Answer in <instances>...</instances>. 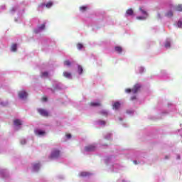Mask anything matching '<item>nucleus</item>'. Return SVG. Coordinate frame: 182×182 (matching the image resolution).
Returning a JSON list of instances; mask_svg holds the SVG:
<instances>
[{"mask_svg": "<svg viewBox=\"0 0 182 182\" xmlns=\"http://www.w3.org/2000/svg\"><path fill=\"white\" fill-rule=\"evenodd\" d=\"M87 176H89V173H87V172L80 173V177H87Z\"/></svg>", "mask_w": 182, "mask_h": 182, "instance_id": "16", "label": "nucleus"}, {"mask_svg": "<svg viewBox=\"0 0 182 182\" xmlns=\"http://www.w3.org/2000/svg\"><path fill=\"white\" fill-rule=\"evenodd\" d=\"M100 114H102V116L106 117V116H108V112H106V111L102 110V111H100Z\"/></svg>", "mask_w": 182, "mask_h": 182, "instance_id": "22", "label": "nucleus"}, {"mask_svg": "<svg viewBox=\"0 0 182 182\" xmlns=\"http://www.w3.org/2000/svg\"><path fill=\"white\" fill-rule=\"evenodd\" d=\"M135 99H136V97H131V100H134Z\"/></svg>", "mask_w": 182, "mask_h": 182, "instance_id": "34", "label": "nucleus"}, {"mask_svg": "<svg viewBox=\"0 0 182 182\" xmlns=\"http://www.w3.org/2000/svg\"><path fill=\"white\" fill-rule=\"evenodd\" d=\"M174 10H175V11H177V12H181L182 11V4H177V6H175Z\"/></svg>", "mask_w": 182, "mask_h": 182, "instance_id": "8", "label": "nucleus"}, {"mask_svg": "<svg viewBox=\"0 0 182 182\" xmlns=\"http://www.w3.org/2000/svg\"><path fill=\"white\" fill-rule=\"evenodd\" d=\"M171 47V43L168 41H165V48H168Z\"/></svg>", "mask_w": 182, "mask_h": 182, "instance_id": "21", "label": "nucleus"}, {"mask_svg": "<svg viewBox=\"0 0 182 182\" xmlns=\"http://www.w3.org/2000/svg\"><path fill=\"white\" fill-rule=\"evenodd\" d=\"M120 108V103L118 102H114V104H112V109L118 110V109Z\"/></svg>", "mask_w": 182, "mask_h": 182, "instance_id": "7", "label": "nucleus"}, {"mask_svg": "<svg viewBox=\"0 0 182 182\" xmlns=\"http://www.w3.org/2000/svg\"><path fill=\"white\" fill-rule=\"evenodd\" d=\"M11 51L16 52V44H13L11 46Z\"/></svg>", "mask_w": 182, "mask_h": 182, "instance_id": "17", "label": "nucleus"}, {"mask_svg": "<svg viewBox=\"0 0 182 182\" xmlns=\"http://www.w3.org/2000/svg\"><path fill=\"white\" fill-rule=\"evenodd\" d=\"M53 6V3H52L51 1L48 2V4H41V6H46V8H51V6Z\"/></svg>", "mask_w": 182, "mask_h": 182, "instance_id": "10", "label": "nucleus"}, {"mask_svg": "<svg viewBox=\"0 0 182 182\" xmlns=\"http://www.w3.org/2000/svg\"><path fill=\"white\" fill-rule=\"evenodd\" d=\"M37 112H38L39 114H41V116H43L44 117H47L49 116V113L47 112V111L43 109H37Z\"/></svg>", "mask_w": 182, "mask_h": 182, "instance_id": "3", "label": "nucleus"}, {"mask_svg": "<svg viewBox=\"0 0 182 182\" xmlns=\"http://www.w3.org/2000/svg\"><path fill=\"white\" fill-rule=\"evenodd\" d=\"M82 66L78 65V73L82 74Z\"/></svg>", "mask_w": 182, "mask_h": 182, "instance_id": "28", "label": "nucleus"}, {"mask_svg": "<svg viewBox=\"0 0 182 182\" xmlns=\"http://www.w3.org/2000/svg\"><path fill=\"white\" fill-rule=\"evenodd\" d=\"M114 51L117 52V53H122V48L120 46L114 47Z\"/></svg>", "mask_w": 182, "mask_h": 182, "instance_id": "9", "label": "nucleus"}, {"mask_svg": "<svg viewBox=\"0 0 182 182\" xmlns=\"http://www.w3.org/2000/svg\"><path fill=\"white\" fill-rule=\"evenodd\" d=\"M36 134L37 136H44L45 135V132L41 131V130H37V131H36Z\"/></svg>", "mask_w": 182, "mask_h": 182, "instance_id": "11", "label": "nucleus"}, {"mask_svg": "<svg viewBox=\"0 0 182 182\" xmlns=\"http://www.w3.org/2000/svg\"><path fill=\"white\" fill-rule=\"evenodd\" d=\"M65 138L70 139L72 138V135H70V134H65Z\"/></svg>", "mask_w": 182, "mask_h": 182, "instance_id": "31", "label": "nucleus"}, {"mask_svg": "<svg viewBox=\"0 0 182 182\" xmlns=\"http://www.w3.org/2000/svg\"><path fill=\"white\" fill-rule=\"evenodd\" d=\"M132 14H134L132 9H129L127 10V12H126L127 16H132Z\"/></svg>", "mask_w": 182, "mask_h": 182, "instance_id": "14", "label": "nucleus"}, {"mask_svg": "<svg viewBox=\"0 0 182 182\" xmlns=\"http://www.w3.org/2000/svg\"><path fill=\"white\" fill-rule=\"evenodd\" d=\"M48 75V73H47V72L41 73V77H47Z\"/></svg>", "mask_w": 182, "mask_h": 182, "instance_id": "26", "label": "nucleus"}, {"mask_svg": "<svg viewBox=\"0 0 182 182\" xmlns=\"http://www.w3.org/2000/svg\"><path fill=\"white\" fill-rule=\"evenodd\" d=\"M45 29V24H41V26H39V30L43 31Z\"/></svg>", "mask_w": 182, "mask_h": 182, "instance_id": "29", "label": "nucleus"}, {"mask_svg": "<svg viewBox=\"0 0 182 182\" xmlns=\"http://www.w3.org/2000/svg\"><path fill=\"white\" fill-rule=\"evenodd\" d=\"M72 76V74L68 72H64V77L65 78H70Z\"/></svg>", "mask_w": 182, "mask_h": 182, "instance_id": "18", "label": "nucleus"}, {"mask_svg": "<svg viewBox=\"0 0 182 182\" xmlns=\"http://www.w3.org/2000/svg\"><path fill=\"white\" fill-rule=\"evenodd\" d=\"M18 95H19V99L25 100L27 98V92H25V90L19 91Z\"/></svg>", "mask_w": 182, "mask_h": 182, "instance_id": "2", "label": "nucleus"}, {"mask_svg": "<svg viewBox=\"0 0 182 182\" xmlns=\"http://www.w3.org/2000/svg\"><path fill=\"white\" fill-rule=\"evenodd\" d=\"M84 151L86 152H92L94 151H96V146L94 145H88L84 147Z\"/></svg>", "mask_w": 182, "mask_h": 182, "instance_id": "1", "label": "nucleus"}, {"mask_svg": "<svg viewBox=\"0 0 182 182\" xmlns=\"http://www.w3.org/2000/svg\"><path fill=\"white\" fill-rule=\"evenodd\" d=\"M41 101L47 102V97H43V98H41Z\"/></svg>", "mask_w": 182, "mask_h": 182, "instance_id": "32", "label": "nucleus"}, {"mask_svg": "<svg viewBox=\"0 0 182 182\" xmlns=\"http://www.w3.org/2000/svg\"><path fill=\"white\" fill-rule=\"evenodd\" d=\"M133 163L134 164V165H136V161H133Z\"/></svg>", "mask_w": 182, "mask_h": 182, "instance_id": "36", "label": "nucleus"}, {"mask_svg": "<svg viewBox=\"0 0 182 182\" xmlns=\"http://www.w3.org/2000/svg\"><path fill=\"white\" fill-rule=\"evenodd\" d=\"M76 47L78 48V50H82V48H84V46L81 43H78L76 45Z\"/></svg>", "mask_w": 182, "mask_h": 182, "instance_id": "24", "label": "nucleus"}, {"mask_svg": "<svg viewBox=\"0 0 182 182\" xmlns=\"http://www.w3.org/2000/svg\"><path fill=\"white\" fill-rule=\"evenodd\" d=\"M87 10V6H80V11L84 12L86 11Z\"/></svg>", "mask_w": 182, "mask_h": 182, "instance_id": "19", "label": "nucleus"}, {"mask_svg": "<svg viewBox=\"0 0 182 182\" xmlns=\"http://www.w3.org/2000/svg\"><path fill=\"white\" fill-rule=\"evenodd\" d=\"M182 21H177V28H181Z\"/></svg>", "mask_w": 182, "mask_h": 182, "instance_id": "27", "label": "nucleus"}, {"mask_svg": "<svg viewBox=\"0 0 182 182\" xmlns=\"http://www.w3.org/2000/svg\"><path fill=\"white\" fill-rule=\"evenodd\" d=\"M124 92H126L127 93H130V92H132V90H131L130 89L127 88V90H124Z\"/></svg>", "mask_w": 182, "mask_h": 182, "instance_id": "30", "label": "nucleus"}, {"mask_svg": "<svg viewBox=\"0 0 182 182\" xmlns=\"http://www.w3.org/2000/svg\"><path fill=\"white\" fill-rule=\"evenodd\" d=\"M100 124H102V125L105 124V122H104V121H100Z\"/></svg>", "mask_w": 182, "mask_h": 182, "instance_id": "33", "label": "nucleus"}, {"mask_svg": "<svg viewBox=\"0 0 182 182\" xmlns=\"http://www.w3.org/2000/svg\"><path fill=\"white\" fill-rule=\"evenodd\" d=\"M59 157V151L56 149H53V151H51V155L50 156V159H58Z\"/></svg>", "mask_w": 182, "mask_h": 182, "instance_id": "4", "label": "nucleus"}, {"mask_svg": "<svg viewBox=\"0 0 182 182\" xmlns=\"http://www.w3.org/2000/svg\"><path fill=\"white\" fill-rule=\"evenodd\" d=\"M165 16H166L167 18L173 17V11H167V13L165 14Z\"/></svg>", "mask_w": 182, "mask_h": 182, "instance_id": "15", "label": "nucleus"}, {"mask_svg": "<svg viewBox=\"0 0 182 182\" xmlns=\"http://www.w3.org/2000/svg\"><path fill=\"white\" fill-rule=\"evenodd\" d=\"M139 11H141V14L145 16H148V14H146V11H145L144 10H142L141 8H139Z\"/></svg>", "mask_w": 182, "mask_h": 182, "instance_id": "20", "label": "nucleus"}, {"mask_svg": "<svg viewBox=\"0 0 182 182\" xmlns=\"http://www.w3.org/2000/svg\"><path fill=\"white\" fill-rule=\"evenodd\" d=\"M39 171V164H33V172H37Z\"/></svg>", "mask_w": 182, "mask_h": 182, "instance_id": "13", "label": "nucleus"}, {"mask_svg": "<svg viewBox=\"0 0 182 182\" xmlns=\"http://www.w3.org/2000/svg\"><path fill=\"white\" fill-rule=\"evenodd\" d=\"M168 157L167 156H165V159H167Z\"/></svg>", "mask_w": 182, "mask_h": 182, "instance_id": "37", "label": "nucleus"}, {"mask_svg": "<svg viewBox=\"0 0 182 182\" xmlns=\"http://www.w3.org/2000/svg\"><path fill=\"white\" fill-rule=\"evenodd\" d=\"M89 105H90L91 107H100V106H102L100 102H92L89 103Z\"/></svg>", "mask_w": 182, "mask_h": 182, "instance_id": "6", "label": "nucleus"}, {"mask_svg": "<svg viewBox=\"0 0 182 182\" xmlns=\"http://www.w3.org/2000/svg\"><path fill=\"white\" fill-rule=\"evenodd\" d=\"M13 124L17 127L21 126V120L15 119L14 121H13Z\"/></svg>", "mask_w": 182, "mask_h": 182, "instance_id": "12", "label": "nucleus"}, {"mask_svg": "<svg viewBox=\"0 0 182 182\" xmlns=\"http://www.w3.org/2000/svg\"><path fill=\"white\" fill-rule=\"evenodd\" d=\"M64 65H65V66H70V60H65V61H64Z\"/></svg>", "mask_w": 182, "mask_h": 182, "instance_id": "25", "label": "nucleus"}, {"mask_svg": "<svg viewBox=\"0 0 182 182\" xmlns=\"http://www.w3.org/2000/svg\"><path fill=\"white\" fill-rule=\"evenodd\" d=\"M127 114H131V113H132V111H127Z\"/></svg>", "mask_w": 182, "mask_h": 182, "instance_id": "35", "label": "nucleus"}, {"mask_svg": "<svg viewBox=\"0 0 182 182\" xmlns=\"http://www.w3.org/2000/svg\"><path fill=\"white\" fill-rule=\"evenodd\" d=\"M146 16H138V17H136V20H144V19H146Z\"/></svg>", "mask_w": 182, "mask_h": 182, "instance_id": "23", "label": "nucleus"}, {"mask_svg": "<svg viewBox=\"0 0 182 182\" xmlns=\"http://www.w3.org/2000/svg\"><path fill=\"white\" fill-rule=\"evenodd\" d=\"M139 90H141V85L139 84L134 85L133 89H131V90L133 91V94H136V92H139Z\"/></svg>", "mask_w": 182, "mask_h": 182, "instance_id": "5", "label": "nucleus"}]
</instances>
